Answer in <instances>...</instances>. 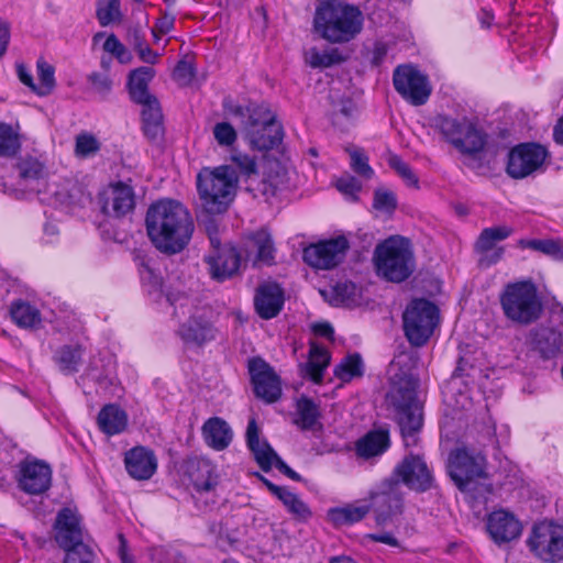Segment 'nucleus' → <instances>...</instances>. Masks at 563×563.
Segmentation results:
<instances>
[{
	"label": "nucleus",
	"instance_id": "nucleus-1",
	"mask_svg": "<svg viewBox=\"0 0 563 563\" xmlns=\"http://www.w3.org/2000/svg\"><path fill=\"white\" fill-rule=\"evenodd\" d=\"M152 244L162 253H180L190 242L194 221L188 209L178 201L164 199L153 203L145 218Z\"/></svg>",
	"mask_w": 563,
	"mask_h": 563
},
{
	"label": "nucleus",
	"instance_id": "nucleus-2",
	"mask_svg": "<svg viewBox=\"0 0 563 563\" xmlns=\"http://www.w3.org/2000/svg\"><path fill=\"white\" fill-rule=\"evenodd\" d=\"M363 13L358 7L342 0L321 1L314 11L313 31L329 43H347L363 29Z\"/></svg>",
	"mask_w": 563,
	"mask_h": 563
},
{
	"label": "nucleus",
	"instance_id": "nucleus-3",
	"mask_svg": "<svg viewBox=\"0 0 563 563\" xmlns=\"http://www.w3.org/2000/svg\"><path fill=\"white\" fill-rule=\"evenodd\" d=\"M398 369V363L393 362L389 367L390 389L387 394V401L397 413L405 445L409 446L417 442L415 434L422 426V412L416 399L417 383L415 378L408 373L399 375Z\"/></svg>",
	"mask_w": 563,
	"mask_h": 563
},
{
	"label": "nucleus",
	"instance_id": "nucleus-4",
	"mask_svg": "<svg viewBox=\"0 0 563 563\" xmlns=\"http://www.w3.org/2000/svg\"><path fill=\"white\" fill-rule=\"evenodd\" d=\"M166 296L174 308L173 316L178 322L177 333L185 343L202 345L216 338L210 308L179 291H169Z\"/></svg>",
	"mask_w": 563,
	"mask_h": 563
},
{
	"label": "nucleus",
	"instance_id": "nucleus-5",
	"mask_svg": "<svg viewBox=\"0 0 563 563\" xmlns=\"http://www.w3.org/2000/svg\"><path fill=\"white\" fill-rule=\"evenodd\" d=\"M239 178L228 165L203 167L197 174L196 185L200 207L207 214H221L233 202Z\"/></svg>",
	"mask_w": 563,
	"mask_h": 563
},
{
	"label": "nucleus",
	"instance_id": "nucleus-6",
	"mask_svg": "<svg viewBox=\"0 0 563 563\" xmlns=\"http://www.w3.org/2000/svg\"><path fill=\"white\" fill-rule=\"evenodd\" d=\"M377 274L385 279L400 283L415 271V256L408 239L394 235L377 244L374 252Z\"/></svg>",
	"mask_w": 563,
	"mask_h": 563
},
{
	"label": "nucleus",
	"instance_id": "nucleus-7",
	"mask_svg": "<svg viewBox=\"0 0 563 563\" xmlns=\"http://www.w3.org/2000/svg\"><path fill=\"white\" fill-rule=\"evenodd\" d=\"M500 306L506 318L518 324H529L542 312L538 289L531 280L506 285L500 294Z\"/></svg>",
	"mask_w": 563,
	"mask_h": 563
},
{
	"label": "nucleus",
	"instance_id": "nucleus-8",
	"mask_svg": "<svg viewBox=\"0 0 563 563\" xmlns=\"http://www.w3.org/2000/svg\"><path fill=\"white\" fill-rule=\"evenodd\" d=\"M437 128L443 137L462 153H477L485 146V133L473 118L440 115L437 118Z\"/></svg>",
	"mask_w": 563,
	"mask_h": 563
},
{
	"label": "nucleus",
	"instance_id": "nucleus-9",
	"mask_svg": "<svg viewBox=\"0 0 563 563\" xmlns=\"http://www.w3.org/2000/svg\"><path fill=\"white\" fill-rule=\"evenodd\" d=\"M38 199L65 212H74L89 200V196L76 179L54 174L44 187H38Z\"/></svg>",
	"mask_w": 563,
	"mask_h": 563
},
{
	"label": "nucleus",
	"instance_id": "nucleus-10",
	"mask_svg": "<svg viewBox=\"0 0 563 563\" xmlns=\"http://www.w3.org/2000/svg\"><path fill=\"white\" fill-rule=\"evenodd\" d=\"M439 309L429 300H412L402 313L405 335L416 346L423 345L439 323Z\"/></svg>",
	"mask_w": 563,
	"mask_h": 563
},
{
	"label": "nucleus",
	"instance_id": "nucleus-11",
	"mask_svg": "<svg viewBox=\"0 0 563 563\" xmlns=\"http://www.w3.org/2000/svg\"><path fill=\"white\" fill-rule=\"evenodd\" d=\"M395 90L411 106L424 104L431 93L429 77L412 64L399 65L393 73Z\"/></svg>",
	"mask_w": 563,
	"mask_h": 563
},
{
	"label": "nucleus",
	"instance_id": "nucleus-12",
	"mask_svg": "<svg viewBox=\"0 0 563 563\" xmlns=\"http://www.w3.org/2000/svg\"><path fill=\"white\" fill-rule=\"evenodd\" d=\"M529 550L543 562L563 560V527L549 521L533 526L527 540Z\"/></svg>",
	"mask_w": 563,
	"mask_h": 563
},
{
	"label": "nucleus",
	"instance_id": "nucleus-13",
	"mask_svg": "<svg viewBox=\"0 0 563 563\" xmlns=\"http://www.w3.org/2000/svg\"><path fill=\"white\" fill-rule=\"evenodd\" d=\"M245 132L250 146L257 151L274 148L283 139L282 125L269 110L263 108L251 114Z\"/></svg>",
	"mask_w": 563,
	"mask_h": 563
},
{
	"label": "nucleus",
	"instance_id": "nucleus-14",
	"mask_svg": "<svg viewBox=\"0 0 563 563\" xmlns=\"http://www.w3.org/2000/svg\"><path fill=\"white\" fill-rule=\"evenodd\" d=\"M486 460L481 453L457 449L450 454L448 471L452 481L461 490H468L470 485L485 476Z\"/></svg>",
	"mask_w": 563,
	"mask_h": 563
},
{
	"label": "nucleus",
	"instance_id": "nucleus-15",
	"mask_svg": "<svg viewBox=\"0 0 563 563\" xmlns=\"http://www.w3.org/2000/svg\"><path fill=\"white\" fill-rule=\"evenodd\" d=\"M211 250L206 256L209 273L212 278L223 280L235 274L240 266V256L231 245L221 246L214 223L207 227Z\"/></svg>",
	"mask_w": 563,
	"mask_h": 563
},
{
	"label": "nucleus",
	"instance_id": "nucleus-16",
	"mask_svg": "<svg viewBox=\"0 0 563 563\" xmlns=\"http://www.w3.org/2000/svg\"><path fill=\"white\" fill-rule=\"evenodd\" d=\"M548 156L547 148L540 144H519L509 153L507 172L512 178H525L541 170Z\"/></svg>",
	"mask_w": 563,
	"mask_h": 563
},
{
	"label": "nucleus",
	"instance_id": "nucleus-17",
	"mask_svg": "<svg viewBox=\"0 0 563 563\" xmlns=\"http://www.w3.org/2000/svg\"><path fill=\"white\" fill-rule=\"evenodd\" d=\"M349 247L350 243L343 235L323 240L305 247L303 261L317 269H331L344 260Z\"/></svg>",
	"mask_w": 563,
	"mask_h": 563
},
{
	"label": "nucleus",
	"instance_id": "nucleus-18",
	"mask_svg": "<svg viewBox=\"0 0 563 563\" xmlns=\"http://www.w3.org/2000/svg\"><path fill=\"white\" fill-rule=\"evenodd\" d=\"M246 441L262 470L268 471L272 467H276L289 478L299 479V475L277 456L265 440L260 438V429L254 418L249 421Z\"/></svg>",
	"mask_w": 563,
	"mask_h": 563
},
{
	"label": "nucleus",
	"instance_id": "nucleus-19",
	"mask_svg": "<svg viewBox=\"0 0 563 563\" xmlns=\"http://www.w3.org/2000/svg\"><path fill=\"white\" fill-rule=\"evenodd\" d=\"M249 372L255 395L267 404L277 401L282 396V382L274 368L262 358L249 362Z\"/></svg>",
	"mask_w": 563,
	"mask_h": 563
},
{
	"label": "nucleus",
	"instance_id": "nucleus-20",
	"mask_svg": "<svg viewBox=\"0 0 563 563\" xmlns=\"http://www.w3.org/2000/svg\"><path fill=\"white\" fill-rule=\"evenodd\" d=\"M393 478L413 490L423 492L431 487L432 475L423 459L408 455L395 467Z\"/></svg>",
	"mask_w": 563,
	"mask_h": 563
},
{
	"label": "nucleus",
	"instance_id": "nucleus-21",
	"mask_svg": "<svg viewBox=\"0 0 563 563\" xmlns=\"http://www.w3.org/2000/svg\"><path fill=\"white\" fill-rule=\"evenodd\" d=\"M98 202L102 213L119 218L133 210L134 192L129 184L118 181L100 191Z\"/></svg>",
	"mask_w": 563,
	"mask_h": 563
},
{
	"label": "nucleus",
	"instance_id": "nucleus-22",
	"mask_svg": "<svg viewBox=\"0 0 563 563\" xmlns=\"http://www.w3.org/2000/svg\"><path fill=\"white\" fill-rule=\"evenodd\" d=\"M19 487L30 495L46 492L52 483L51 467L37 460H25L19 464L15 476Z\"/></svg>",
	"mask_w": 563,
	"mask_h": 563
},
{
	"label": "nucleus",
	"instance_id": "nucleus-23",
	"mask_svg": "<svg viewBox=\"0 0 563 563\" xmlns=\"http://www.w3.org/2000/svg\"><path fill=\"white\" fill-rule=\"evenodd\" d=\"M486 526L490 538L497 544L516 540L522 532L521 522L514 514L504 509L489 514Z\"/></svg>",
	"mask_w": 563,
	"mask_h": 563
},
{
	"label": "nucleus",
	"instance_id": "nucleus-24",
	"mask_svg": "<svg viewBox=\"0 0 563 563\" xmlns=\"http://www.w3.org/2000/svg\"><path fill=\"white\" fill-rule=\"evenodd\" d=\"M124 464L129 475L137 481L150 479L157 470V459L154 452L144 446L129 450L124 456Z\"/></svg>",
	"mask_w": 563,
	"mask_h": 563
},
{
	"label": "nucleus",
	"instance_id": "nucleus-25",
	"mask_svg": "<svg viewBox=\"0 0 563 563\" xmlns=\"http://www.w3.org/2000/svg\"><path fill=\"white\" fill-rule=\"evenodd\" d=\"M512 233V229L506 225L487 228L482 231L476 250L482 254L481 262L486 265L497 263L504 254L503 247H496V243L506 240Z\"/></svg>",
	"mask_w": 563,
	"mask_h": 563
},
{
	"label": "nucleus",
	"instance_id": "nucleus-26",
	"mask_svg": "<svg viewBox=\"0 0 563 563\" xmlns=\"http://www.w3.org/2000/svg\"><path fill=\"white\" fill-rule=\"evenodd\" d=\"M55 530V539L62 548L68 549L75 544H84L80 519L75 510L70 508L60 510L56 518Z\"/></svg>",
	"mask_w": 563,
	"mask_h": 563
},
{
	"label": "nucleus",
	"instance_id": "nucleus-27",
	"mask_svg": "<svg viewBox=\"0 0 563 563\" xmlns=\"http://www.w3.org/2000/svg\"><path fill=\"white\" fill-rule=\"evenodd\" d=\"M284 305V292L279 285L266 283L257 289L255 296V308L264 319L274 318Z\"/></svg>",
	"mask_w": 563,
	"mask_h": 563
},
{
	"label": "nucleus",
	"instance_id": "nucleus-28",
	"mask_svg": "<svg viewBox=\"0 0 563 563\" xmlns=\"http://www.w3.org/2000/svg\"><path fill=\"white\" fill-rule=\"evenodd\" d=\"M202 437L210 448L216 451H223L232 442L233 431L227 421L219 417H213L203 423Z\"/></svg>",
	"mask_w": 563,
	"mask_h": 563
},
{
	"label": "nucleus",
	"instance_id": "nucleus-29",
	"mask_svg": "<svg viewBox=\"0 0 563 563\" xmlns=\"http://www.w3.org/2000/svg\"><path fill=\"white\" fill-rule=\"evenodd\" d=\"M128 415L118 405H107L98 413L99 429L109 437L122 433L128 427Z\"/></svg>",
	"mask_w": 563,
	"mask_h": 563
},
{
	"label": "nucleus",
	"instance_id": "nucleus-30",
	"mask_svg": "<svg viewBox=\"0 0 563 563\" xmlns=\"http://www.w3.org/2000/svg\"><path fill=\"white\" fill-rule=\"evenodd\" d=\"M369 511V505L364 501H356L328 510L327 519L333 526H349L361 521Z\"/></svg>",
	"mask_w": 563,
	"mask_h": 563
},
{
	"label": "nucleus",
	"instance_id": "nucleus-31",
	"mask_svg": "<svg viewBox=\"0 0 563 563\" xmlns=\"http://www.w3.org/2000/svg\"><path fill=\"white\" fill-rule=\"evenodd\" d=\"M18 168L25 186L38 195V187H44L49 177L45 165L40 159L27 156L19 163Z\"/></svg>",
	"mask_w": 563,
	"mask_h": 563
},
{
	"label": "nucleus",
	"instance_id": "nucleus-32",
	"mask_svg": "<svg viewBox=\"0 0 563 563\" xmlns=\"http://www.w3.org/2000/svg\"><path fill=\"white\" fill-rule=\"evenodd\" d=\"M10 316L12 321L22 329H37L42 324L40 309L26 300L13 301L10 306Z\"/></svg>",
	"mask_w": 563,
	"mask_h": 563
},
{
	"label": "nucleus",
	"instance_id": "nucleus-33",
	"mask_svg": "<svg viewBox=\"0 0 563 563\" xmlns=\"http://www.w3.org/2000/svg\"><path fill=\"white\" fill-rule=\"evenodd\" d=\"M155 70L148 66H142L132 70L129 75V89L134 101L144 102L153 98L147 86L154 78Z\"/></svg>",
	"mask_w": 563,
	"mask_h": 563
},
{
	"label": "nucleus",
	"instance_id": "nucleus-34",
	"mask_svg": "<svg viewBox=\"0 0 563 563\" xmlns=\"http://www.w3.org/2000/svg\"><path fill=\"white\" fill-rule=\"evenodd\" d=\"M388 446V432L385 430H377L372 431L362 438L356 444V451L360 456L368 459L382 454Z\"/></svg>",
	"mask_w": 563,
	"mask_h": 563
},
{
	"label": "nucleus",
	"instance_id": "nucleus-35",
	"mask_svg": "<svg viewBox=\"0 0 563 563\" xmlns=\"http://www.w3.org/2000/svg\"><path fill=\"white\" fill-rule=\"evenodd\" d=\"M143 106L142 119L144 133L150 139H156L163 132L162 126V111L155 98L148 101L140 102Z\"/></svg>",
	"mask_w": 563,
	"mask_h": 563
},
{
	"label": "nucleus",
	"instance_id": "nucleus-36",
	"mask_svg": "<svg viewBox=\"0 0 563 563\" xmlns=\"http://www.w3.org/2000/svg\"><path fill=\"white\" fill-rule=\"evenodd\" d=\"M268 487L295 517L300 520H307L311 516L309 507L297 494L273 484H268Z\"/></svg>",
	"mask_w": 563,
	"mask_h": 563
},
{
	"label": "nucleus",
	"instance_id": "nucleus-37",
	"mask_svg": "<svg viewBox=\"0 0 563 563\" xmlns=\"http://www.w3.org/2000/svg\"><path fill=\"white\" fill-rule=\"evenodd\" d=\"M330 362L329 352L316 342L310 343L309 360L305 366L306 374L316 383L322 379L323 371Z\"/></svg>",
	"mask_w": 563,
	"mask_h": 563
},
{
	"label": "nucleus",
	"instance_id": "nucleus-38",
	"mask_svg": "<svg viewBox=\"0 0 563 563\" xmlns=\"http://www.w3.org/2000/svg\"><path fill=\"white\" fill-rule=\"evenodd\" d=\"M305 62L312 68H328L343 62L338 48L319 49L311 47L305 52Z\"/></svg>",
	"mask_w": 563,
	"mask_h": 563
},
{
	"label": "nucleus",
	"instance_id": "nucleus-39",
	"mask_svg": "<svg viewBox=\"0 0 563 563\" xmlns=\"http://www.w3.org/2000/svg\"><path fill=\"white\" fill-rule=\"evenodd\" d=\"M533 341L538 349L547 355L562 353L560 333L556 328L540 327L536 329Z\"/></svg>",
	"mask_w": 563,
	"mask_h": 563
},
{
	"label": "nucleus",
	"instance_id": "nucleus-40",
	"mask_svg": "<svg viewBox=\"0 0 563 563\" xmlns=\"http://www.w3.org/2000/svg\"><path fill=\"white\" fill-rule=\"evenodd\" d=\"M104 37L102 48L106 53L114 57L120 64H130L133 59L131 52L114 34L107 35L104 33H97L92 41L98 43Z\"/></svg>",
	"mask_w": 563,
	"mask_h": 563
},
{
	"label": "nucleus",
	"instance_id": "nucleus-41",
	"mask_svg": "<svg viewBox=\"0 0 563 563\" xmlns=\"http://www.w3.org/2000/svg\"><path fill=\"white\" fill-rule=\"evenodd\" d=\"M519 246L539 251L554 261L563 262V242L561 240H520Z\"/></svg>",
	"mask_w": 563,
	"mask_h": 563
},
{
	"label": "nucleus",
	"instance_id": "nucleus-42",
	"mask_svg": "<svg viewBox=\"0 0 563 563\" xmlns=\"http://www.w3.org/2000/svg\"><path fill=\"white\" fill-rule=\"evenodd\" d=\"M364 374V364L358 354L345 356L334 368V375L343 383L351 382L354 378L362 377Z\"/></svg>",
	"mask_w": 563,
	"mask_h": 563
},
{
	"label": "nucleus",
	"instance_id": "nucleus-43",
	"mask_svg": "<svg viewBox=\"0 0 563 563\" xmlns=\"http://www.w3.org/2000/svg\"><path fill=\"white\" fill-rule=\"evenodd\" d=\"M330 302L334 306H354L360 303V291L351 282H340L330 290Z\"/></svg>",
	"mask_w": 563,
	"mask_h": 563
},
{
	"label": "nucleus",
	"instance_id": "nucleus-44",
	"mask_svg": "<svg viewBox=\"0 0 563 563\" xmlns=\"http://www.w3.org/2000/svg\"><path fill=\"white\" fill-rule=\"evenodd\" d=\"M297 418L296 424L301 429H313L320 417L318 406L306 397H300L297 400Z\"/></svg>",
	"mask_w": 563,
	"mask_h": 563
},
{
	"label": "nucleus",
	"instance_id": "nucleus-45",
	"mask_svg": "<svg viewBox=\"0 0 563 563\" xmlns=\"http://www.w3.org/2000/svg\"><path fill=\"white\" fill-rule=\"evenodd\" d=\"M250 244L256 250L255 263L271 264L274 260V246L271 235L266 231L256 232L250 240Z\"/></svg>",
	"mask_w": 563,
	"mask_h": 563
},
{
	"label": "nucleus",
	"instance_id": "nucleus-46",
	"mask_svg": "<svg viewBox=\"0 0 563 563\" xmlns=\"http://www.w3.org/2000/svg\"><path fill=\"white\" fill-rule=\"evenodd\" d=\"M20 147L18 131L10 124L0 122V156H14Z\"/></svg>",
	"mask_w": 563,
	"mask_h": 563
},
{
	"label": "nucleus",
	"instance_id": "nucleus-47",
	"mask_svg": "<svg viewBox=\"0 0 563 563\" xmlns=\"http://www.w3.org/2000/svg\"><path fill=\"white\" fill-rule=\"evenodd\" d=\"M82 350L79 346H64L56 355V362L64 373H75L81 361Z\"/></svg>",
	"mask_w": 563,
	"mask_h": 563
},
{
	"label": "nucleus",
	"instance_id": "nucleus-48",
	"mask_svg": "<svg viewBox=\"0 0 563 563\" xmlns=\"http://www.w3.org/2000/svg\"><path fill=\"white\" fill-rule=\"evenodd\" d=\"M120 0H99L97 16L101 25L106 26L121 21Z\"/></svg>",
	"mask_w": 563,
	"mask_h": 563
},
{
	"label": "nucleus",
	"instance_id": "nucleus-49",
	"mask_svg": "<svg viewBox=\"0 0 563 563\" xmlns=\"http://www.w3.org/2000/svg\"><path fill=\"white\" fill-rule=\"evenodd\" d=\"M37 73L40 82L36 85L35 93L38 96H47L55 87L54 67L41 59L37 62Z\"/></svg>",
	"mask_w": 563,
	"mask_h": 563
},
{
	"label": "nucleus",
	"instance_id": "nucleus-50",
	"mask_svg": "<svg viewBox=\"0 0 563 563\" xmlns=\"http://www.w3.org/2000/svg\"><path fill=\"white\" fill-rule=\"evenodd\" d=\"M212 134L217 144L224 148L232 147L238 140L236 130L229 122L216 123Z\"/></svg>",
	"mask_w": 563,
	"mask_h": 563
},
{
	"label": "nucleus",
	"instance_id": "nucleus-51",
	"mask_svg": "<svg viewBox=\"0 0 563 563\" xmlns=\"http://www.w3.org/2000/svg\"><path fill=\"white\" fill-rule=\"evenodd\" d=\"M65 550L63 563H95V553L85 544H75Z\"/></svg>",
	"mask_w": 563,
	"mask_h": 563
},
{
	"label": "nucleus",
	"instance_id": "nucleus-52",
	"mask_svg": "<svg viewBox=\"0 0 563 563\" xmlns=\"http://www.w3.org/2000/svg\"><path fill=\"white\" fill-rule=\"evenodd\" d=\"M351 158V167L358 175L371 178L374 174V170L368 165V157L361 148H350L347 150Z\"/></svg>",
	"mask_w": 563,
	"mask_h": 563
},
{
	"label": "nucleus",
	"instance_id": "nucleus-53",
	"mask_svg": "<svg viewBox=\"0 0 563 563\" xmlns=\"http://www.w3.org/2000/svg\"><path fill=\"white\" fill-rule=\"evenodd\" d=\"M100 148L99 141L91 134L82 133L76 137L75 153L79 157H88Z\"/></svg>",
	"mask_w": 563,
	"mask_h": 563
},
{
	"label": "nucleus",
	"instance_id": "nucleus-54",
	"mask_svg": "<svg viewBox=\"0 0 563 563\" xmlns=\"http://www.w3.org/2000/svg\"><path fill=\"white\" fill-rule=\"evenodd\" d=\"M397 205L396 197L386 189H377L374 194L373 207L383 213H390Z\"/></svg>",
	"mask_w": 563,
	"mask_h": 563
},
{
	"label": "nucleus",
	"instance_id": "nucleus-55",
	"mask_svg": "<svg viewBox=\"0 0 563 563\" xmlns=\"http://www.w3.org/2000/svg\"><path fill=\"white\" fill-rule=\"evenodd\" d=\"M338 190L349 200H356L357 194L361 191V184L352 176H344L336 180Z\"/></svg>",
	"mask_w": 563,
	"mask_h": 563
},
{
	"label": "nucleus",
	"instance_id": "nucleus-56",
	"mask_svg": "<svg viewBox=\"0 0 563 563\" xmlns=\"http://www.w3.org/2000/svg\"><path fill=\"white\" fill-rule=\"evenodd\" d=\"M389 165L398 173V175L406 181L408 186L417 187V176L411 170V168L398 156H391L389 158Z\"/></svg>",
	"mask_w": 563,
	"mask_h": 563
},
{
	"label": "nucleus",
	"instance_id": "nucleus-57",
	"mask_svg": "<svg viewBox=\"0 0 563 563\" xmlns=\"http://www.w3.org/2000/svg\"><path fill=\"white\" fill-rule=\"evenodd\" d=\"M88 80L95 92L102 97L107 96L111 90L112 82L108 75L92 73L89 75Z\"/></svg>",
	"mask_w": 563,
	"mask_h": 563
},
{
	"label": "nucleus",
	"instance_id": "nucleus-58",
	"mask_svg": "<svg viewBox=\"0 0 563 563\" xmlns=\"http://www.w3.org/2000/svg\"><path fill=\"white\" fill-rule=\"evenodd\" d=\"M232 162L235 163L240 172L249 178L257 174L255 161L245 154L233 155Z\"/></svg>",
	"mask_w": 563,
	"mask_h": 563
},
{
	"label": "nucleus",
	"instance_id": "nucleus-59",
	"mask_svg": "<svg viewBox=\"0 0 563 563\" xmlns=\"http://www.w3.org/2000/svg\"><path fill=\"white\" fill-rule=\"evenodd\" d=\"M140 274L144 285L148 287V292H156L162 290L159 278L148 266L144 265L140 271Z\"/></svg>",
	"mask_w": 563,
	"mask_h": 563
},
{
	"label": "nucleus",
	"instance_id": "nucleus-60",
	"mask_svg": "<svg viewBox=\"0 0 563 563\" xmlns=\"http://www.w3.org/2000/svg\"><path fill=\"white\" fill-rule=\"evenodd\" d=\"M134 51L139 58L146 64L155 65L161 57V54L153 51L147 44H134Z\"/></svg>",
	"mask_w": 563,
	"mask_h": 563
},
{
	"label": "nucleus",
	"instance_id": "nucleus-61",
	"mask_svg": "<svg viewBox=\"0 0 563 563\" xmlns=\"http://www.w3.org/2000/svg\"><path fill=\"white\" fill-rule=\"evenodd\" d=\"M194 77L192 67L187 62H179L174 70V78L178 82L185 85L188 84Z\"/></svg>",
	"mask_w": 563,
	"mask_h": 563
},
{
	"label": "nucleus",
	"instance_id": "nucleus-62",
	"mask_svg": "<svg viewBox=\"0 0 563 563\" xmlns=\"http://www.w3.org/2000/svg\"><path fill=\"white\" fill-rule=\"evenodd\" d=\"M170 556V551L163 547H156L150 550V558L154 563H173Z\"/></svg>",
	"mask_w": 563,
	"mask_h": 563
},
{
	"label": "nucleus",
	"instance_id": "nucleus-63",
	"mask_svg": "<svg viewBox=\"0 0 563 563\" xmlns=\"http://www.w3.org/2000/svg\"><path fill=\"white\" fill-rule=\"evenodd\" d=\"M206 473H207L206 479H199V478L194 479V484H195L196 488L200 492H209V490L213 489L214 486L217 485V478H216V476L212 475L211 471L209 468H207Z\"/></svg>",
	"mask_w": 563,
	"mask_h": 563
},
{
	"label": "nucleus",
	"instance_id": "nucleus-64",
	"mask_svg": "<svg viewBox=\"0 0 563 563\" xmlns=\"http://www.w3.org/2000/svg\"><path fill=\"white\" fill-rule=\"evenodd\" d=\"M16 74H18V77L21 80V82H23L25 86H27L35 92L36 85L33 81L31 70L23 64H18L16 65Z\"/></svg>",
	"mask_w": 563,
	"mask_h": 563
}]
</instances>
